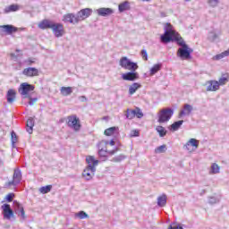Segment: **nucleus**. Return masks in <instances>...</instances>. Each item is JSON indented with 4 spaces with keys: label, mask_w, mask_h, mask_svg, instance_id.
<instances>
[{
    "label": "nucleus",
    "mask_w": 229,
    "mask_h": 229,
    "mask_svg": "<svg viewBox=\"0 0 229 229\" xmlns=\"http://www.w3.org/2000/svg\"><path fill=\"white\" fill-rule=\"evenodd\" d=\"M156 131L159 134V137H165V135H167V130H165L162 125L157 126Z\"/></svg>",
    "instance_id": "30"
},
{
    "label": "nucleus",
    "mask_w": 229,
    "mask_h": 229,
    "mask_svg": "<svg viewBox=\"0 0 229 229\" xmlns=\"http://www.w3.org/2000/svg\"><path fill=\"white\" fill-rule=\"evenodd\" d=\"M80 99H81V101L82 103H85V101H87V97H85V96H81V97H80Z\"/></svg>",
    "instance_id": "59"
},
{
    "label": "nucleus",
    "mask_w": 229,
    "mask_h": 229,
    "mask_svg": "<svg viewBox=\"0 0 229 229\" xmlns=\"http://www.w3.org/2000/svg\"><path fill=\"white\" fill-rule=\"evenodd\" d=\"M131 62V60L128 59L126 56H123L120 59V65L123 67V69H125L128 67Z\"/></svg>",
    "instance_id": "32"
},
{
    "label": "nucleus",
    "mask_w": 229,
    "mask_h": 229,
    "mask_svg": "<svg viewBox=\"0 0 229 229\" xmlns=\"http://www.w3.org/2000/svg\"><path fill=\"white\" fill-rule=\"evenodd\" d=\"M208 4H210L213 8H216L219 4V0H208Z\"/></svg>",
    "instance_id": "51"
},
{
    "label": "nucleus",
    "mask_w": 229,
    "mask_h": 229,
    "mask_svg": "<svg viewBox=\"0 0 229 229\" xmlns=\"http://www.w3.org/2000/svg\"><path fill=\"white\" fill-rule=\"evenodd\" d=\"M217 38H219V35H217L215 31L208 32V40H209V42H216Z\"/></svg>",
    "instance_id": "33"
},
{
    "label": "nucleus",
    "mask_w": 229,
    "mask_h": 229,
    "mask_svg": "<svg viewBox=\"0 0 229 229\" xmlns=\"http://www.w3.org/2000/svg\"><path fill=\"white\" fill-rule=\"evenodd\" d=\"M99 157H106L108 155V149H98Z\"/></svg>",
    "instance_id": "53"
},
{
    "label": "nucleus",
    "mask_w": 229,
    "mask_h": 229,
    "mask_svg": "<svg viewBox=\"0 0 229 229\" xmlns=\"http://www.w3.org/2000/svg\"><path fill=\"white\" fill-rule=\"evenodd\" d=\"M216 90H219V82L217 81H208L207 91L216 92Z\"/></svg>",
    "instance_id": "16"
},
{
    "label": "nucleus",
    "mask_w": 229,
    "mask_h": 229,
    "mask_svg": "<svg viewBox=\"0 0 229 229\" xmlns=\"http://www.w3.org/2000/svg\"><path fill=\"white\" fill-rule=\"evenodd\" d=\"M23 76H27V78H33L35 76H38V69L35 67L25 68L22 71Z\"/></svg>",
    "instance_id": "11"
},
{
    "label": "nucleus",
    "mask_w": 229,
    "mask_h": 229,
    "mask_svg": "<svg viewBox=\"0 0 229 229\" xmlns=\"http://www.w3.org/2000/svg\"><path fill=\"white\" fill-rule=\"evenodd\" d=\"M168 229H183V227H182L180 225H176V226L169 225Z\"/></svg>",
    "instance_id": "58"
},
{
    "label": "nucleus",
    "mask_w": 229,
    "mask_h": 229,
    "mask_svg": "<svg viewBox=\"0 0 229 229\" xmlns=\"http://www.w3.org/2000/svg\"><path fill=\"white\" fill-rule=\"evenodd\" d=\"M162 69V64H154L153 67L150 69V76H155L158 71Z\"/></svg>",
    "instance_id": "29"
},
{
    "label": "nucleus",
    "mask_w": 229,
    "mask_h": 229,
    "mask_svg": "<svg viewBox=\"0 0 229 229\" xmlns=\"http://www.w3.org/2000/svg\"><path fill=\"white\" fill-rule=\"evenodd\" d=\"M0 30L2 33H6V35H12L18 31L17 27H14L13 25H0Z\"/></svg>",
    "instance_id": "14"
},
{
    "label": "nucleus",
    "mask_w": 229,
    "mask_h": 229,
    "mask_svg": "<svg viewBox=\"0 0 229 229\" xmlns=\"http://www.w3.org/2000/svg\"><path fill=\"white\" fill-rule=\"evenodd\" d=\"M13 210L17 216H21V218L26 219V212L24 211V208L17 200L13 201Z\"/></svg>",
    "instance_id": "8"
},
{
    "label": "nucleus",
    "mask_w": 229,
    "mask_h": 229,
    "mask_svg": "<svg viewBox=\"0 0 229 229\" xmlns=\"http://www.w3.org/2000/svg\"><path fill=\"white\" fill-rule=\"evenodd\" d=\"M27 98H29V99H30L29 105H30V106H33V105H35L38 101L37 98H32L30 96H29Z\"/></svg>",
    "instance_id": "55"
},
{
    "label": "nucleus",
    "mask_w": 229,
    "mask_h": 229,
    "mask_svg": "<svg viewBox=\"0 0 229 229\" xmlns=\"http://www.w3.org/2000/svg\"><path fill=\"white\" fill-rule=\"evenodd\" d=\"M19 10V5L17 4H11L4 9L5 13H10V12H17Z\"/></svg>",
    "instance_id": "38"
},
{
    "label": "nucleus",
    "mask_w": 229,
    "mask_h": 229,
    "mask_svg": "<svg viewBox=\"0 0 229 229\" xmlns=\"http://www.w3.org/2000/svg\"><path fill=\"white\" fill-rule=\"evenodd\" d=\"M1 208L3 210V216L4 219L11 220L12 217H14L13 209H12L10 204H4L2 205Z\"/></svg>",
    "instance_id": "7"
},
{
    "label": "nucleus",
    "mask_w": 229,
    "mask_h": 229,
    "mask_svg": "<svg viewBox=\"0 0 229 229\" xmlns=\"http://www.w3.org/2000/svg\"><path fill=\"white\" fill-rule=\"evenodd\" d=\"M174 35V30H173V25L171 23H166L165 27V33L161 35L160 40L163 44H169V42H173Z\"/></svg>",
    "instance_id": "1"
},
{
    "label": "nucleus",
    "mask_w": 229,
    "mask_h": 229,
    "mask_svg": "<svg viewBox=\"0 0 229 229\" xmlns=\"http://www.w3.org/2000/svg\"><path fill=\"white\" fill-rule=\"evenodd\" d=\"M67 125L74 131H80L81 130V123L80 118L76 114H72L67 117Z\"/></svg>",
    "instance_id": "4"
},
{
    "label": "nucleus",
    "mask_w": 229,
    "mask_h": 229,
    "mask_svg": "<svg viewBox=\"0 0 229 229\" xmlns=\"http://www.w3.org/2000/svg\"><path fill=\"white\" fill-rule=\"evenodd\" d=\"M62 96H71L72 94V87H61L60 89Z\"/></svg>",
    "instance_id": "26"
},
{
    "label": "nucleus",
    "mask_w": 229,
    "mask_h": 229,
    "mask_svg": "<svg viewBox=\"0 0 229 229\" xmlns=\"http://www.w3.org/2000/svg\"><path fill=\"white\" fill-rule=\"evenodd\" d=\"M219 171H221V167L216 163H213L209 172L210 174H219Z\"/></svg>",
    "instance_id": "31"
},
{
    "label": "nucleus",
    "mask_w": 229,
    "mask_h": 229,
    "mask_svg": "<svg viewBox=\"0 0 229 229\" xmlns=\"http://www.w3.org/2000/svg\"><path fill=\"white\" fill-rule=\"evenodd\" d=\"M13 180H14L18 183H21V180H22V173L21 172V169H14Z\"/></svg>",
    "instance_id": "20"
},
{
    "label": "nucleus",
    "mask_w": 229,
    "mask_h": 229,
    "mask_svg": "<svg viewBox=\"0 0 229 229\" xmlns=\"http://www.w3.org/2000/svg\"><path fill=\"white\" fill-rule=\"evenodd\" d=\"M161 17H165V13H161Z\"/></svg>",
    "instance_id": "63"
},
{
    "label": "nucleus",
    "mask_w": 229,
    "mask_h": 229,
    "mask_svg": "<svg viewBox=\"0 0 229 229\" xmlns=\"http://www.w3.org/2000/svg\"><path fill=\"white\" fill-rule=\"evenodd\" d=\"M172 42H176L178 46H181V47H183V46H187L185 44V40H183V38H182L179 34L174 36Z\"/></svg>",
    "instance_id": "23"
},
{
    "label": "nucleus",
    "mask_w": 229,
    "mask_h": 229,
    "mask_svg": "<svg viewBox=\"0 0 229 229\" xmlns=\"http://www.w3.org/2000/svg\"><path fill=\"white\" fill-rule=\"evenodd\" d=\"M167 151V146L166 145H161L155 148V153H165Z\"/></svg>",
    "instance_id": "43"
},
{
    "label": "nucleus",
    "mask_w": 229,
    "mask_h": 229,
    "mask_svg": "<svg viewBox=\"0 0 229 229\" xmlns=\"http://www.w3.org/2000/svg\"><path fill=\"white\" fill-rule=\"evenodd\" d=\"M189 146H193V148H198V146H199V141L194 139V138H191L185 145H184V148L185 149H187L189 151Z\"/></svg>",
    "instance_id": "25"
},
{
    "label": "nucleus",
    "mask_w": 229,
    "mask_h": 229,
    "mask_svg": "<svg viewBox=\"0 0 229 229\" xmlns=\"http://www.w3.org/2000/svg\"><path fill=\"white\" fill-rule=\"evenodd\" d=\"M228 81V77L226 75H222V77L218 80V85H225Z\"/></svg>",
    "instance_id": "48"
},
{
    "label": "nucleus",
    "mask_w": 229,
    "mask_h": 229,
    "mask_svg": "<svg viewBox=\"0 0 229 229\" xmlns=\"http://www.w3.org/2000/svg\"><path fill=\"white\" fill-rule=\"evenodd\" d=\"M12 185L13 187H17V185H19V183L17 182H15L14 179H13L12 181H10L4 184V189H10V187H12Z\"/></svg>",
    "instance_id": "45"
},
{
    "label": "nucleus",
    "mask_w": 229,
    "mask_h": 229,
    "mask_svg": "<svg viewBox=\"0 0 229 229\" xmlns=\"http://www.w3.org/2000/svg\"><path fill=\"white\" fill-rule=\"evenodd\" d=\"M117 130H119V127H110L104 131V135H106V137H110L114 135V133L117 131Z\"/></svg>",
    "instance_id": "34"
},
{
    "label": "nucleus",
    "mask_w": 229,
    "mask_h": 229,
    "mask_svg": "<svg viewBox=\"0 0 229 229\" xmlns=\"http://www.w3.org/2000/svg\"><path fill=\"white\" fill-rule=\"evenodd\" d=\"M143 60L145 61H148V51H146L145 49L141 50V53H140Z\"/></svg>",
    "instance_id": "56"
},
{
    "label": "nucleus",
    "mask_w": 229,
    "mask_h": 229,
    "mask_svg": "<svg viewBox=\"0 0 229 229\" xmlns=\"http://www.w3.org/2000/svg\"><path fill=\"white\" fill-rule=\"evenodd\" d=\"M13 198H15L14 193H9L5 196V199L8 201V203H12V201H13Z\"/></svg>",
    "instance_id": "49"
},
{
    "label": "nucleus",
    "mask_w": 229,
    "mask_h": 229,
    "mask_svg": "<svg viewBox=\"0 0 229 229\" xmlns=\"http://www.w3.org/2000/svg\"><path fill=\"white\" fill-rule=\"evenodd\" d=\"M126 119H133L135 118V110L127 109L125 111Z\"/></svg>",
    "instance_id": "40"
},
{
    "label": "nucleus",
    "mask_w": 229,
    "mask_h": 229,
    "mask_svg": "<svg viewBox=\"0 0 229 229\" xmlns=\"http://www.w3.org/2000/svg\"><path fill=\"white\" fill-rule=\"evenodd\" d=\"M205 192H207V191L202 190V191L200 192V195L202 196V194H205Z\"/></svg>",
    "instance_id": "62"
},
{
    "label": "nucleus",
    "mask_w": 229,
    "mask_h": 229,
    "mask_svg": "<svg viewBox=\"0 0 229 229\" xmlns=\"http://www.w3.org/2000/svg\"><path fill=\"white\" fill-rule=\"evenodd\" d=\"M51 189H53L52 185L42 186L39 188V192L41 194H47L48 192H51Z\"/></svg>",
    "instance_id": "39"
},
{
    "label": "nucleus",
    "mask_w": 229,
    "mask_h": 229,
    "mask_svg": "<svg viewBox=\"0 0 229 229\" xmlns=\"http://www.w3.org/2000/svg\"><path fill=\"white\" fill-rule=\"evenodd\" d=\"M191 53H194V50L189 47V45H183L177 50V56L181 58V60H191L192 56L191 55Z\"/></svg>",
    "instance_id": "3"
},
{
    "label": "nucleus",
    "mask_w": 229,
    "mask_h": 229,
    "mask_svg": "<svg viewBox=\"0 0 229 229\" xmlns=\"http://www.w3.org/2000/svg\"><path fill=\"white\" fill-rule=\"evenodd\" d=\"M51 30L55 37L60 38L64 36V25L62 23H53Z\"/></svg>",
    "instance_id": "13"
},
{
    "label": "nucleus",
    "mask_w": 229,
    "mask_h": 229,
    "mask_svg": "<svg viewBox=\"0 0 229 229\" xmlns=\"http://www.w3.org/2000/svg\"><path fill=\"white\" fill-rule=\"evenodd\" d=\"M55 22L49 20H43L41 22L38 23V28L40 30H51L53 28V24Z\"/></svg>",
    "instance_id": "17"
},
{
    "label": "nucleus",
    "mask_w": 229,
    "mask_h": 229,
    "mask_svg": "<svg viewBox=\"0 0 229 229\" xmlns=\"http://www.w3.org/2000/svg\"><path fill=\"white\" fill-rule=\"evenodd\" d=\"M208 203L210 205H216V203H219V200L216 197H210L209 199H208Z\"/></svg>",
    "instance_id": "50"
},
{
    "label": "nucleus",
    "mask_w": 229,
    "mask_h": 229,
    "mask_svg": "<svg viewBox=\"0 0 229 229\" xmlns=\"http://www.w3.org/2000/svg\"><path fill=\"white\" fill-rule=\"evenodd\" d=\"M95 174H96V167H94V165H88V166L84 169L82 173V176L83 178H85V180L89 181V180H92Z\"/></svg>",
    "instance_id": "6"
},
{
    "label": "nucleus",
    "mask_w": 229,
    "mask_h": 229,
    "mask_svg": "<svg viewBox=\"0 0 229 229\" xmlns=\"http://www.w3.org/2000/svg\"><path fill=\"white\" fill-rule=\"evenodd\" d=\"M134 110H135V116L138 119H142L144 117V113H142V110H140V108L136 107V109Z\"/></svg>",
    "instance_id": "47"
},
{
    "label": "nucleus",
    "mask_w": 229,
    "mask_h": 229,
    "mask_svg": "<svg viewBox=\"0 0 229 229\" xmlns=\"http://www.w3.org/2000/svg\"><path fill=\"white\" fill-rule=\"evenodd\" d=\"M75 217H79V219H87L89 218V214H87L85 211H80L75 214Z\"/></svg>",
    "instance_id": "42"
},
{
    "label": "nucleus",
    "mask_w": 229,
    "mask_h": 229,
    "mask_svg": "<svg viewBox=\"0 0 229 229\" xmlns=\"http://www.w3.org/2000/svg\"><path fill=\"white\" fill-rule=\"evenodd\" d=\"M192 110H193L192 106L189 104H185L183 106V110H181L179 114V117H182V115H191Z\"/></svg>",
    "instance_id": "19"
},
{
    "label": "nucleus",
    "mask_w": 229,
    "mask_h": 229,
    "mask_svg": "<svg viewBox=\"0 0 229 229\" xmlns=\"http://www.w3.org/2000/svg\"><path fill=\"white\" fill-rule=\"evenodd\" d=\"M174 114V110L172 108L161 109L157 114L158 116L157 123H160V124L164 123H167L171 120Z\"/></svg>",
    "instance_id": "2"
},
{
    "label": "nucleus",
    "mask_w": 229,
    "mask_h": 229,
    "mask_svg": "<svg viewBox=\"0 0 229 229\" xmlns=\"http://www.w3.org/2000/svg\"><path fill=\"white\" fill-rule=\"evenodd\" d=\"M118 10L120 13H123V12H126V10H130V3L129 2H123L118 5Z\"/></svg>",
    "instance_id": "27"
},
{
    "label": "nucleus",
    "mask_w": 229,
    "mask_h": 229,
    "mask_svg": "<svg viewBox=\"0 0 229 229\" xmlns=\"http://www.w3.org/2000/svg\"><path fill=\"white\" fill-rule=\"evenodd\" d=\"M117 151H119V148H115L113 150H107V155H115V153H117Z\"/></svg>",
    "instance_id": "57"
},
{
    "label": "nucleus",
    "mask_w": 229,
    "mask_h": 229,
    "mask_svg": "<svg viewBox=\"0 0 229 229\" xmlns=\"http://www.w3.org/2000/svg\"><path fill=\"white\" fill-rule=\"evenodd\" d=\"M64 20L65 22H70L71 24H78V22H80L78 15H74L73 13L64 15Z\"/></svg>",
    "instance_id": "15"
},
{
    "label": "nucleus",
    "mask_w": 229,
    "mask_h": 229,
    "mask_svg": "<svg viewBox=\"0 0 229 229\" xmlns=\"http://www.w3.org/2000/svg\"><path fill=\"white\" fill-rule=\"evenodd\" d=\"M182 124H183V120H180V121L174 122L171 125V130L173 131H178V130H180V127L182 126Z\"/></svg>",
    "instance_id": "35"
},
{
    "label": "nucleus",
    "mask_w": 229,
    "mask_h": 229,
    "mask_svg": "<svg viewBox=\"0 0 229 229\" xmlns=\"http://www.w3.org/2000/svg\"><path fill=\"white\" fill-rule=\"evenodd\" d=\"M16 53H21V50L20 49H16Z\"/></svg>",
    "instance_id": "64"
},
{
    "label": "nucleus",
    "mask_w": 229,
    "mask_h": 229,
    "mask_svg": "<svg viewBox=\"0 0 229 229\" xmlns=\"http://www.w3.org/2000/svg\"><path fill=\"white\" fill-rule=\"evenodd\" d=\"M11 141L13 148H15V144H17V134L13 131L11 132Z\"/></svg>",
    "instance_id": "46"
},
{
    "label": "nucleus",
    "mask_w": 229,
    "mask_h": 229,
    "mask_svg": "<svg viewBox=\"0 0 229 229\" xmlns=\"http://www.w3.org/2000/svg\"><path fill=\"white\" fill-rule=\"evenodd\" d=\"M96 13L99 17H110L114 13V9L112 8H106V7H101L96 10Z\"/></svg>",
    "instance_id": "10"
},
{
    "label": "nucleus",
    "mask_w": 229,
    "mask_h": 229,
    "mask_svg": "<svg viewBox=\"0 0 229 229\" xmlns=\"http://www.w3.org/2000/svg\"><path fill=\"white\" fill-rule=\"evenodd\" d=\"M33 126H35V120L33 118H29L27 120L26 127H27V131L31 135L33 133Z\"/></svg>",
    "instance_id": "21"
},
{
    "label": "nucleus",
    "mask_w": 229,
    "mask_h": 229,
    "mask_svg": "<svg viewBox=\"0 0 229 229\" xmlns=\"http://www.w3.org/2000/svg\"><path fill=\"white\" fill-rule=\"evenodd\" d=\"M92 14V9L85 8L77 13V19L80 21H85V19L90 17Z\"/></svg>",
    "instance_id": "9"
},
{
    "label": "nucleus",
    "mask_w": 229,
    "mask_h": 229,
    "mask_svg": "<svg viewBox=\"0 0 229 229\" xmlns=\"http://www.w3.org/2000/svg\"><path fill=\"white\" fill-rule=\"evenodd\" d=\"M106 146H108V140H101L98 144V149H107Z\"/></svg>",
    "instance_id": "44"
},
{
    "label": "nucleus",
    "mask_w": 229,
    "mask_h": 229,
    "mask_svg": "<svg viewBox=\"0 0 229 229\" xmlns=\"http://www.w3.org/2000/svg\"><path fill=\"white\" fill-rule=\"evenodd\" d=\"M110 146H115V141L114 140H111L110 142H108Z\"/></svg>",
    "instance_id": "61"
},
{
    "label": "nucleus",
    "mask_w": 229,
    "mask_h": 229,
    "mask_svg": "<svg viewBox=\"0 0 229 229\" xmlns=\"http://www.w3.org/2000/svg\"><path fill=\"white\" fill-rule=\"evenodd\" d=\"M10 56H11V58H15V60H17V55H15V54H13V53H12V54H10Z\"/></svg>",
    "instance_id": "60"
},
{
    "label": "nucleus",
    "mask_w": 229,
    "mask_h": 229,
    "mask_svg": "<svg viewBox=\"0 0 229 229\" xmlns=\"http://www.w3.org/2000/svg\"><path fill=\"white\" fill-rule=\"evenodd\" d=\"M122 79L125 81H135V80H139V72H128L122 74Z\"/></svg>",
    "instance_id": "12"
},
{
    "label": "nucleus",
    "mask_w": 229,
    "mask_h": 229,
    "mask_svg": "<svg viewBox=\"0 0 229 229\" xmlns=\"http://www.w3.org/2000/svg\"><path fill=\"white\" fill-rule=\"evenodd\" d=\"M225 56H229V48L221 54H218L213 57V60H222V58H225Z\"/></svg>",
    "instance_id": "37"
},
{
    "label": "nucleus",
    "mask_w": 229,
    "mask_h": 229,
    "mask_svg": "<svg viewBox=\"0 0 229 229\" xmlns=\"http://www.w3.org/2000/svg\"><path fill=\"white\" fill-rule=\"evenodd\" d=\"M141 85L138 82H134L132 83L130 87H129V94L131 96H133V94H135V92H137V90H139V89H140Z\"/></svg>",
    "instance_id": "24"
},
{
    "label": "nucleus",
    "mask_w": 229,
    "mask_h": 229,
    "mask_svg": "<svg viewBox=\"0 0 229 229\" xmlns=\"http://www.w3.org/2000/svg\"><path fill=\"white\" fill-rule=\"evenodd\" d=\"M167 205V196L165 194H163L157 198V206L163 208Z\"/></svg>",
    "instance_id": "22"
},
{
    "label": "nucleus",
    "mask_w": 229,
    "mask_h": 229,
    "mask_svg": "<svg viewBox=\"0 0 229 229\" xmlns=\"http://www.w3.org/2000/svg\"><path fill=\"white\" fill-rule=\"evenodd\" d=\"M16 96H17V92H15L14 89H9L6 95L7 103H9L10 105L13 104V102L15 101Z\"/></svg>",
    "instance_id": "18"
},
{
    "label": "nucleus",
    "mask_w": 229,
    "mask_h": 229,
    "mask_svg": "<svg viewBox=\"0 0 229 229\" xmlns=\"http://www.w3.org/2000/svg\"><path fill=\"white\" fill-rule=\"evenodd\" d=\"M24 64H26V65H33V64H35V58L30 57L24 61Z\"/></svg>",
    "instance_id": "52"
},
{
    "label": "nucleus",
    "mask_w": 229,
    "mask_h": 229,
    "mask_svg": "<svg viewBox=\"0 0 229 229\" xmlns=\"http://www.w3.org/2000/svg\"><path fill=\"white\" fill-rule=\"evenodd\" d=\"M86 162H87L88 165H94V167H96V165H98V164H99V161L96 160L93 156H89L86 158Z\"/></svg>",
    "instance_id": "28"
},
{
    "label": "nucleus",
    "mask_w": 229,
    "mask_h": 229,
    "mask_svg": "<svg viewBox=\"0 0 229 229\" xmlns=\"http://www.w3.org/2000/svg\"><path fill=\"white\" fill-rule=\"evenodd\" d=\"M125 158H126V156L124 154H121L119 156L113 157L111 162L119 163V162H123V160H125Z\"/></svg>",
    "instance_id": "41"
},
{
    "label": "nucleus",
    "mask_w": 229,
    "mask_h": 229,
    "mask_svg": "<svg viewBox=\"0 0 229 229\" xmlns=\"http://www.w3.org/2000/svg\"><path fill=\"white\" fill-rule=\"evenodd\" d=\"M33 90H35V86L28 82H23L20 85L18 92H20L21 96H25L24 98H28V94H30V92H33Z\"/></svg>",
    "instance_id": "5"
},
{
    "label": "nucleus",
    "mask_w": 229,
    "mask_h": 229,
    "mask_svg": "<svg viewBox=\"0 0 229 229\" xmlns=\"http://www.w3.org/2000/svg\"><path fill=\"white\" fill-rule=\"evenodd\" d=\"M139 135H140V133L139 132L138 130H132V131H131V133H130V137H131V138L139 137Z\"/></svg>",
    "instance_id": "54"
},
{
    "label": "nucleus",
    "mask_w": 229,
    "mask_h": 229,
    "mask_svg": "<svg viewBox=\"0 0 229 229\" xmlns=\"http://www.w3.org/2000/svg\"><path fill=\"white\" fill-rule=\"evenodd\" d=\"M127 71L135 72L139 69V65L137 63L130 62L129 64H127V67L125 68Z\"/></svg>",
    "instance_id": "36"
}]
</instances>
